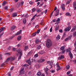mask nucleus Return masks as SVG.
I'll use <instances>...</instances> for the list:
<instances>
[{"mask_svg": "<svg viewBox=\"0 0 76 76\" xmlns=\"http://www.w3.org/2000/svg\"><path fill=\"white\" fill-rule=\"evenodd\" d=\"M46 47L48 48H50L52 46V42L50 39H47L46 42Z\"/></svg>", "mask_w": 76, "mask_h": 76, "instance_id": "obj_1", "label": "nucleus"}, {"mask_svg": "<svg viewBox=\"0 0 76 76\" xmlns=\"http://www.w3.org/2000/svg\"><path fill=\"white\" fill-rule=\"evenodd\" d=\"M72 35H70L68 37L66 38L64 41H69V40H70L72 38Z\"/></svg>", "mask_w": 76, "mask_h": 76, "instance_id": "obj_2", "label": "nucleus"}, {"mask_svg": "<svg viewBox=\"0 0 76 76\" xmlns=\"http://www.w3.org/2000/svg\"><path fill=\"white\" fill-rule=\"evenodd\" d=\"M60 11V10H59L57 9V10L56 11V13L55 14V16H58L59 15V12Z\"/></svg>", "mask_w": 76, "mask_h": 76, "instance_id": "obj_3", "label": "nucleus"}, {"mask_svg": "<svg viewBox=\"0 0 76 76\" xmlns=\"http://www.w3.org/2000/svg\"><path fill=\"white\" fill-rule=\"evenodd\" d=\"M16 28V26H12L10 27V30L11 31H13V30H14V29Z\"/></svg>", "mask_w": 76, "mask_h": 76, "instance_id": "obj_4", "label": "nucleus"}, {"mask_svg": "<svg viewBox=\"0 0 76 76\" xmlns=\"http://www.w3.org/2000/svg\"><path fill=\"white\" fill-rule=\"evenodd\" d=\"M45 59H40L38 61V63H42V62H44Z\"/></svg>", "mask_w": 76, "mask_h": 76, "instance_id": "obj_5", "label": "nucleus"}, {"mask_svg": "<svg viewBox=\"0 0 76 76\" xmlns=\"http://www.w3.org/2000/svg\"><path fill=\"white\" fill-rule=\"evenodd\" d=\"M70 28H71V26H69L68 27L66 28L65 30V31H69V30L70 29Z\"/></svg>", "mask_w": 76, "mask_h": 76, "instance_id": "obj_6", "label": "nucleus"}, {"mask_svg": "<svg viewBox=\"0 0 76 76\" xmlns=\"http://www.w3.org/2000/svg\"><path fill=\"white\" fill-rule=\"evenodd\" d=\"M22 56V51H20L19 52V59L21 58V57Z\"/></svg>", "mask_w": 76, "mask_h": 76, "instance_id": "obj_7", "label": "nucleus"}, {"mask_svg": "<svg viewBox=\"0 0 76 76\" xmlns=\"http://www.w3.org/2000/svg\"><path fill=\"white\" fill-rule=\"evenodd\" d=\"M69 56L70 57V58H73V55L72 53L70 51V50L69 52Z\"/></svg>", "mask_w": 76, "mask_h": 76, "instance_id": "obj_8", "label": "nucleus"}, {"mask_svg": "<svg viewBox=\"0 0 76 76\" xmlns=\"http://www.w3.org/2000/svg\"><path fill=\"white\" fill-rule=\"evenodd\" d=\"M65 5L64 4H62L61 6V8L63 10H65Z\"/></svg>", "mask_w": 76, "mask_h": 76, "instance_id": "obj_9", "label": "nucleus"}, {"mask_svg": "<svg viewBox=\"0 0 76 76\" xmlns=\"http://www.w3.org/2000/svg\"><path fill=\"white\" fill-rule=\"evenodd\" d=\"M26 62H27L28 64H29V65H31V60L28 59L26 61Z\"/></svg>", "mask_w": 76, "mask_h": 76, "instance_id": "obj_10", "label": "nucleus"}, {"mask_svg": "<svg viewBox=\"0 0 76 76\" xmlns=\"http://www.w3.org/2000/svg\"><path fill=\"white\" fill-rule=\"evenodd\" d=\"M64 58V56L63 55H61L60 57L58 58V60H61V59H63Z\"/></svg>", "mask_w": 76, "mask_h": 76, "instance_id": "obj_11", "label": "nucleus"}, {"mask_svg": "<svg viewBox=\"0 0 76 76\" xmlns=\"http://www.w3.org/2000/svg\"><path fill=\"white\" fill-rule=\"evenodd\" d=\"M20 72V73H23V72H24V68L22 67L21 68Z\"/></svg>", "mask_w": 76, "mask_h": 76, "instance_id": "obj_12", "label": "nucleus"}, {"mask_svg": "<svg viewBox=\"0 0 76 76\" xmlns=\"http://www.w3.org/2000/svg\"><path fill=\"white\" fill-rule=\"evenodd\" d=\"M15 59V57L14 56L13 57H10V61H13Z\"/></svg>", "mask_w": 76, "mask_h": 76, "instance_id": "obj_13", "label": "nucleus"}, {"mask_svg": "<svg viewBox=\"0 0 76 76\" xmlns=\"http://www.w3.org/2000/svg\"><path fill=\"white\" fill-rule=\"evenodd\" d=\"M48 69L47 68H46L45 69V73L46 74H48Z\"/></svg>", "mask_w": 76, "mask_h": 76, "instance_id": "obj_14", "label": "nucleus"}, {"mask_svg": "<svg viewBox=\"0 0 76 76\" xmlns=\"http://www.w3.org/2000/svg\"><path fill=\"white\" fill-rule=\"evenodd\" d=\"M55 30L56 31H58V27L57 26H55Z\"/></svg>", "mask_w": 76, "mask_h": 76, "instance_id": "obj_15", "label": "nucleus"}, {"mask_svg": "<svg viewBox=\"0 0 76 76\" xmlns=\"http://www.w3.org/2000/svg\"><path fill=\"white\" fill-rule=\"evenodd\" d=\"M42 73L41 72H38L37 73V76H41V75Z\"/></svg>", "mask_w": 76, "mask_h": 76, "instance_id": "obj_16", "label": "nucleus"}, {"mask_svg": "<svg viewBox=\"0 0 76 76\" xmlns=\"http://www.w3.org/2000/svg\"><path fill=\"white\" fill-rule=\"evenodd\" d=\"M15 36H16V35H15V34L12 35L11 37H10V39H12L14 38V37H15Z\"/></svg>", "mask_w": 76, "mask_h": 76, "instance_id": "obj_17", "label": "nucleus"}, {"mask_svg": "<svg viewBox=\"0 0 76 76\" xmlns=\"http://www.w3.org/2000/svg\"><path fill=\"white\" fill-rule=\"evenodd\" d=\"M37 46V48L38 50H39L41 48V46L40 45H38Z\"/></svg>", "mask_w": 76, "mask_h": 76, "instance_id": "obj_18", "label": "nucleus"}, {"mask_svg": "<svg viewBox=\"0 0 76 76\" xmlns=\"http://www.w3.org/2000/svg\"><path fill=\"white\" fill-rule=\"evenodd\" d=\"M28 46H26L24 47V50L25 51H26V50H28Z\"/></svg>", "mask_w": 76, "mask_h": 76, "instance_id": "obj_19", "label": "nucleus"}, {"mask_svg": "<svg viewBox=\"0 0 76 76\" xmlns=\"http://www.w3.org/2000/svg\"><path fill=\"white\" fill-rule=\"evenodd\" d=\"M73 7L76 9V2H75L73 3Z\"/></svg>", "mask_w": 76, "mask_h": 76, "instance_id": "obj_20", "label": "nucleus"}, {"mask_svg": "<svg viewBox=\"0 0 76 76\" xmlns=\"http://www.w3.org/2000/svg\"><path fill=\"white\" fill-rule=\"evenodd\" d=\"M26 19H24L23 20V23H24V24H26Z\"/></svg>", "mask_w": 76, "mask_h": 76, "instance_id": "obj_21", "label": "nucleus"}, {"mask_svg": "<svg viewBox=\"0 0 76 76\" xmlns=\"http://www.w3.org/2000/svg\"><path fill=\"white\" fill-rule=\"evenodd\" d=\"M23 3H24V2L23 1H21V2L20 3V5L22 6L23 5Z\"/></svg>", "mask_w": 76, "mask_h": 76, "instance_id": "obj_22", "label": "nucleus"}, {"mask_svg": "<svg viewBox=\"0 0 76 76\" xmlns=\"http://www.w3.org/2000/svg\"><path fill=\"white\" fill-rule=\"evenodd\" d=\"M13 17H15V16H17V14L16 13H14L12 14V15Z\"/></svg>", "mask_w": 76, "mask_h": 76, "instance_id": "obj_23", "label": "nucleus"}, {"mask_svg": "<svg viewBox=\"0 0 76 76\" xmlns=\"http://www.w3.org/2000/svg\"><path fill=\"white\" fill-rule=\"evenodd\" d=\"M39 41V40L38 39H37L35 40V43L36 44H38V42Z\"/></svg>", "mask_w": 76, "mask_h": 76, "instance_id": "obj_24", "label": "nucleus"}, {"mask_svg": "<svg viewBox=\"0 0 76 76\" xmlns=\"http://www.w3.org/2000/svg\"><path fill=\"white\" fill-rule=\"evenodd\" d=\"M37 15V14H36L34 15V16L31 19V21H32V20H33L34 19V18H35V16H36Z\"/></svg>", "mask_w": 76, "mask_h": 76, "instance_id": "obj_25", "label": "nucleus"}, {"mask_svg": "<svg viewBox=\"0 0 76 76\" xmlns=\"http://www.w3.org/2000/svg\"><path fill=\"white\" fill-rule=\"evenodd\" d=\"M50 64L51 67H52L53 66H52V65H53V61L50 62Z\"/></svg>", "mask_w": 76, "mask_h": 76, "instance_id": "obj_26", "label": "nucleus"}, {"mask_svg": "<svg viewBox=\"0 0 76 76\" xmlns=\"http://www.w3.org/2000/svg\"><path fill=\"white\" fill-rule=\"evenodd\" d=\"M66 16H70L71 15H70V14L69 13V12H67L66 14Z\"/></svg>", "mask_w": 76, "mask_h": 76, "instance_id": "obj_27", "label": "nucleus"}, {"mask_svg": "<svg viewBox=\"0 0 76 76\" xmlns=\"http://www.w3.org/2000/svg\"><path fill=\"white\" fill-rule=\"evenodd\" d=\"M5 54L6 55V56H10V53H5Z\"/></svg>", "mask_w": 76, "mask_h": 76, "instance_id": "obj_28", "label": "nucleus"}, {"mask_svg": "<svg viewBox=\"0 0 76 76\" xmlns=\"http://www.w3.org/2000/svg\"><path fill=\"white\" fill-rule=\"evenodd\" d=\"M57 67V71H58V70H61V68H60V66H58Z\"/></svg>", "mask_w": 76, "mask_h": 76, "instance_id": "obj_29", "label": "nucleus"}, {"mask_svg": "<svg viewBox=\"0 0 76 76\" xmlns=\"http://www.w3.org/2000/svg\"><path fill=\"white\" fill-rule=\"evenodd\" d=\"M44 22L42 21L40 23V25H44Z\"/></svg>", "mask_w": 76, "mask_h": 76, "instance_id": "obj_30", "label": "nucleus"}, {"mask_svg": "<svg viewBox=\"0 0 76 76\" xmlns=\"http://www.w3.org/2000/svg\"><path fill=\"white\" fill-rule=\"evenodd\" d=\"M37 35V32H35L33 34H32V36L33 37H34V36H35Z\"/></svg>", "mask_w": 76, "mask_h": 76, "instance_id": "obj_31", "label": "nucleus"}, {"mask_svg": "<svg viewBox=\"0 0 76 76\" xmlns=\"http://www.w3.org/2000/svg\"><path fill=\"white\" fill-rule=\"evenodd\" d=\"M23 66L24 67H27V66H29V65H28V64H24L23 65Z\"/></svg>", "mask_w": 76, "mask_h": 76, "instance_id": "obj_32", "label": "nucleus"}, {"mask_svg": "<svg viewBox=\"0 0 76 76\" xmlns=\"http://www.w3.org/2000/svg\"><path fill=\"white\" fill-rule=\"evenodd\" d=\"M7 4V2H6V1H4L3 2L2 6H4L5 4Z\"/></svg>", "mask_w": 76, "mask_h": 76, "instance_id": "obj_33", "label": "nucleus"}, {"mask_svg": "<svg viewBox=\"0 0 76 76\" xmlns=\"http://www.w3.org/2000/svg\"><path fill=\"white\" fill-rule=\"evenodd\" d=\"M4 29H5V28L4 27H2L0 29L1 31H4Z\"/></svg>", "mask_w": 76, "mask_h": 76, "instance_id": "obj_34", "label": "nucleus"}, {"mask_svg": "<svg viewBox=\"0 0 76 76\" xmlns=\"http://www.w3.org/2000/svg\"><path fill=\"white\" fill-rule=\"evenodd\" d=\"M69 68H70V66L69 65H67L66 66V69H67L68 70L69 69Z\"/></svg>", "mask_w": 76, "mask_h": 76, "instance_id": "obj_35", "label": "nucleus"}, {"mask_svg": "<svg viewBox=\"0 0 76 76\" xmlns=\"http://www.w3.org/2000/svg\"><path fill=\"white\" fill-rule=\"evenodd\" d=\"M44 53V51L42 50H41L40 52H39V54H43Z\"/></svg>", "mask_w": 76, "mask_h": 76, "instance_id": "obj_36", "label": "nucleus"}, {"mask_svg": "<svg viewBox=\"0 0 76 76\" xmlns=\"http://www.w3.org/2000/svg\"><path fill=\"white\" fill-rule=\"evenodd\" d=\"M32 61L33 62V63H36L37 62V61H36V60L34 59Z\"/></svg>", "mask_w": 76, "mask_h": 76, "instance_id": "obj_37", "label": "nucleus"}, {"mask_svg": "<svg viewBox=\"0 0 76 76\" xmlns=\"http://www.w3.org/2000/svg\"><path fill=\"white\" fill-rule=\"evenodd\" d=\"M64 46H62L61 48V50H64Z\"/></svg>", "mask_w": 76, "mask_h": 76, "instance_id": "obj_38", "label": "nucleus"}, {"mask_svg": "<svg viewBox=\"0 0 76 76\" xmlns=\"http://www.w3.org/2000/svg\"><path fill=\"white\" fill-rule=\"evenodd\" d=\"M36 12H37L38 13H39L40 12H41V10L39 9H37L36 10Z\"/></svg>", "mask_w": 76, "mask_h": 76, "instance_id": "obj_39", "label": "nucleus"}, {"mask_svg": "<svg viewBox=\"0 0 76 76\" xmlns=\"http://www.w3.org/2000/svg\"><path fill=\"white\" fill-rule=\"evenodd\" d=\"M24 17L25 18H27L28 17V14H26L25 15Z\"/></svg>", "mask_w": 76, "mask_h": 76, "instance_id": "obj_40", "label": "nucleus"}, {"mask_svg": "<svg viewBox=\"0 0 76 76\" xmlns=\"http://www.w3.org/2000/svg\"><path fill=\"white\" fill-rule=\"evenodd\" d=\"M35 11V9L33 8L32 10V13H33Z\"/></svg>", "mask_w": 76, "mask_h": 76, "instance_id": "obj_41", "label": "nucleus"}, {"mask_svg": "<svg viewBox=\"0 0 76 76\" xmlns=\"http://www.w3.org/2000/svg\"><path fill=\"white\" fill-rule=\"evenodd\" d=\"M70 3V1H67L66 2V4H69Z\"/></svg>", "mask_w": 76, "mask_h": 76, "instance_id": "obj_42", "label": "nucleus"}, {"mask_svg": "<svg viewBox=\"0 0 76 76\" xmlns=\"http://www.w3.org/2000/svg\"><path fill=\"white\" fill-rule=\"evenodd\" d=\"M40 32V29H39L38 30V31H37V32H36L37 34H39Z\"/></svg>", "mask_w": 76, "mask_h": 76, "instance_id": "obj_43", "label": "nucleus"}, {"mask_svg": "<svg viewBox=\"0 0 76 76\" xmlns=\"http://www.w3.org/2000/svg\"><path fill=\"white\" fill-rule=\"evenodd\" d=\"M50 71V72H51V73H54V72H55V71L54 70H51Z\"/></svg>", "mask_w": 76, "mask_h": 76, "instance_id": "obj_44", "label": "nucleus"}, {"mask_svg": "<svg viewBox=\"0 0 76 76\" xmlns=\"http://www.w3.org/2000/svg\"><path fill=\"white\" fill-rule=\"evenodd\" d=\"M16 7H17V8H18V7H19V3H18L16 5Z\"/></svg>", "mask_w": 76, "mask_h": 76, "instance_id": "obj_45", "label": "nucleus"}, {"mask_svg": "<svg viewBox=\"0 0 76 76\" xmlns=\"http://www.w3.org/2000/svg\"><path fill=\"white\" fill-rule=\"evenodd\" d=\"M38 56V54H36L34 56V57H37Z\"/></svg>", "mask_w": 76, "mask_h": 76, "instance_id": "obj_46", "label": "nucleus"}, {"mask_svg": "<svg viewBox=\"0 0 76 76\" xmlns=\"http://www.w3.org/2000/svg\"><path fill=\"white\" fill-rule=\"evenodd\" d=\"M10 57L7 59V61H10Z\"/></svg>", "mask_w": 76, "mask_h": 76, "instance_id": "obj_47", "label": "nucleus"}, {"mask_svg": "<svg viewBox=\"0 0 76 76\" xmlns=\"http://www.w3.org/2000/svg\"><path fill=\"white\" fill-rule=\"evenodd\" d=\"M73 36H75V37H76V32L73 33Z\"/></svg>", "mask_w": 76, "mask_h": 76, "instance_id": "obj_48", "label": "nucleus"}, {"mask_svg": "<svg viewBox=\"0 0 76 76\" xmlns=\"http://www.w3.org/2000/svg\"><path fill=\"white\" fill-rule=\"evenodd\" d=\"M56 66L57 67L60 66H59V64L58 63H57L56 64Z\"/></svg>", "mask_w": 76, "mask_h": 76, "instance_id": "obj_49", "label": "nucleus"}, {"mask_svg": "<svg viewBox=\"0 0 76 76\" xmlns=\"http://www.w3.org/2000/svg\"><path fill=\"white\" fill-rule=\"evenodd\" d=\"M75 28H73L71 30V32H73V31H75Z\"/></svg>", "mask_w": 76, "mask_h": 76, "instance_id": "obj_50", "label": "nucleus"}, {"mask_svg": "<svg viewBox=\"0 0 76 76\" xmlns=\"http://www.w3.org/2000/svg\"><path fill=\"white\" fill-rule=\"evenodd\" d=\"M71 72L70 71H69V72H67V75H69L70 74V72Z\"/></svg>", "mask_w": 76, "mask_h": 76, "instance_id": "obj_51", "label": "nucleus"}, {"mask_svg": "<svg viewBox=\"0 0 76 76\" xmlns=\"http://www.w3.org/2000/svg\"><path fill=\"white\" fill-rule=\"evenodd\" d=\"M19 34V31L17 32L15 35H18Z\"/></svg>", "mask_w": 76, "mask_h": 76, "instance_id": "obj_52", "label": "nucleus"}, {"mask_svg": "<svg viewBox=\"0 0 76 76\" xmlns=\"http://www.w3.org/2000/svg\"><path fill=\"white\" fill-rule=\"evenodd\" d=\"M32 3H34L33 2H32L31 1H30L29 2V4H32Z\"/></svg>", "mask_w": 76, "mask_h": 76, "instance_id": "obj_53", "label": "nucleus"}, {"mask_svg": "<svg viewBox=\"0 0 76 76\" xmlns=\"http://www.w3.org/2000/svg\"><path fill=\"white\" fill-rule=\"evenodd\" d=\"M65 52H66V50H64L62 51V53L64 54V53H65Z\"/></svg>", "mask_w": 76, "mask_h": 76, "instance_id": "obj_54", "label": "nucleus"}, {"mask_svg": "<svg viewBox=\"0 0 76 76\" xmlns=\"http://www.w3.org/2000/svg\"><path fill=\"white\" fill-rule=\"evenodd\" d=\"M52 31H53V28H52V27H51L50 29V32H51Z\"/></svg>", "mask_w": 76, "mask_h": 76, "instance_id": "obj_55", "label": "nucleus"}, {"mask_svg": "<svg viewBox=\"0 0 76 76\" xmlns=\"http://www.w3.org/2000/svg\"><path fill=\"white\" fill-rule=\"evenodd\" d=\"M59 32H61V33L63 32V30H62V29H61L59 30Z\"/></svg>", "mask_w": 76, "mask_h": 76, "instance_id": "obj_56", "label": "nucleus"}, {"mask_svg": "<svg viewBox=\"0 0 76 76\" xmlns=\"http://www.w3.org/2000/svg\"><path fill=\"white\" fill-rule=\"evenodd\" d=\"M16 52L18 53H19V49H18V50H16Z\"/></svg>", "mask_w": 76, "mask_h": 76, "instance_id": "obj_57", "label": "nucleus"}, {"mask_svg": "<svg viewBox=\"0 0 76 76\" xmlns=\"http://www.w3.org/2000/svg\"><path fill=\"white\" fill-rule=\"evenodd\" d=\"M4 9H5V10H7V7H5Z\"/></svg>", "mask_w": 76, "mask_h": 76, "instance_id": "obj_58", "label": "nucleus"}, {"mask_svg": "<svg viewBox=\"0 0 76 76\" xmlns=\"http://www.w3.org/2000/svg\"><path fill=\"white\" fill-rule=\"evenodd\" d=\"M57 38H58V39H60V36L58 35Z\"/></svg>", "mask_w": 76, "mask_h": 76, "instance_id": "obj_59", "label": "nucleus"}, {"mask_svg": "<svg viewBox=\"0 0 76 76\" xmlns=\"http://www.w3.org/2000/svg\"><path fill=\"white\" fill-rule=\"evenodd\" d=\"M13 68H14V67L13 66L11 67V68H10L11 70H13Z\"/></svg>", "mask_w": 76, "mask_h": 76, "instance_id": "obj_60", "label": "nucleus"}, {"mask_svg": "<svg viewBox=\"0 0 76 76\" xmlns=\"http://www.w3.org/2000/svg\"><path fill=\"white\" fill-rule=\"evenodd\" d=\"M43 4H44L43 3H42V4H40L39 5V7H41V6H42Z\"/></svg>", "mask_w": 76, "mask_h": 76, "instance_id": "obj_61", "label": "nucleus"}, {"mask_svg": "<svg viewBox=\"0 0 76 76\" xmlns=\"http://www.w3.org/2000/svg\"><path fill=\"white\" fill-rule=\"evenodd\" d=\"M22 29H21L19 31V34H21V33H22V32H22Z\"/></svg>", "mask_w": 76, "mask_h": 76, "instance_id": "obj_62", "label": "nucleus"}, {"mask_svg": "<svg viewBox=\"0 0 76 76\" xmlns=\"http://www.w3.org/2000/svg\"><path fill=\"white\" fill-rule=\"evenodd\" d=\"M17 40L18 41H19V36H18V37H17Z\"/></svg>", "mask_w": 76, "mask_h": 76, "instance_id": "obj_63", "label": "nucleus"}, {"mask_svg": "<svg viewBox=\"0 0 76 76\" xmlns=\"http://www.w3.org/2000/svg\"><path fill=\"white\" fill-rule=\"evenodd\" d=\"M73 28H74V29H75V30L76 29V26H74Z\"/></svg>", "mask_w": 76, "mask_h": 76, "instance_id": "obj_64", "label": "nucleus"}]
</instances>
